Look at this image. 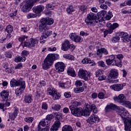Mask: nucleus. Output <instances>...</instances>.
Segmentation results:
<instances>
[{"instance_id":"6","label":"nucleus","mask_w":131,"mask_h":131,"mask_svg":"<svg viewBox=\"0 0 131 131\" xmlns=\"http://www.w3.org/2000/svg\"><path fill=\"white\" fill-rule=\"evenodd\" d=\"M37 2H39V0H28L24 3V5L23 6V8L21 9L22 12L24 13H27V12H29L32 7H33V4L34 3H37Z\"/></svg>"},{"instance_id":"28","label":"nucleus","mask_w":131,"mask_h":131,"mask_svg":"<svg viewBox=\"0 0 131 131\" xmlns=\"http://www.w3.org/2000/svg\"><path fill=\"white\" fill-rule=\"evenodd\" d=\"M15 110L13 114L9 115V117L12 119V120H15V118L17 117V115H18V112L19 111L18 110V108L15 107Z\"/></svg>"},{"instance_id":"13","label":"nucleus","mask_w":131,"mask_h":131,"mask_svg":"<svg viewBox=\"0 0 131 131\" xmlns=\"http://www.w3.org/2000/svg\"><path fill=\"white\" fill-rule=\"evenodd\" d=\"M86 120L87 122L90 123V124H94L95 122H99L100 121V118H99L98 116L92 114Z\"/></svg>"},{"instance_id":"45","label":"nucleus","mask_w":131,"mask_h":131,"mask_svg":"<svg viewBox=\"0 0 131 131\" xmlns=\"http://www.w3.org/2000/svg\"><path fill=\"white\" fill-rule=\"evenodd\" d=\"M49 92V95H51V96H54V94L56 93V91H55V89L53 88L52 90H51V88H49L48 90Z\"/></svg>"},{"instance_id":"3","label":"nucleus","mask_w":131,"mask_h":131,"mask_svg":"<svg viewBox=\"0 0 131 131\" xmlns=\"http://www.w3.org/2000/svg\"><path fill=\"white\" fill-rule=\"evenodd\" d=\"M80 105H81L80 102L75 101L72 102L71 105L69 106L71 114L74 115V116H77V117H80L81 116L82 108L77 107L78 106H80Z\"/></svg>"},{"instance_id":"17","label":"nucleus","mask_w":131,"mask_h":131,"mask_svg":"<svg viewBox=\"0 0 131 131\" xmlns=\"http://www.w3.org/2000/svg\"><path fill=\"white\" fill-rule=\"evenodd\" d=\"M45 10V6L42 5L35 6L32 8L33 12L35 14H41Z\"/></svg>"},{"instance_id":"61","label":"nucleus","mask_w":131,"mask_h":131,"mask_svg":"<svg viewBox=\"0 0 131 131\" xmlns=\"http://www.w3.org/2000/svg\"><path fill=\"white\" fill-rule=\"evenodd\" d=\"M105 79H106V77L102 75H101V76L98 78V80L100 81H102V80H105Z\"/></svg>"},{"instance_id":"57","label":"nucleus","mask_w":131,"mask_h":131,"mask_svg":"<svg viewBox=\"0 0 131 131\" xmlns=\"http://www.w3.org/2000/svg\"><path fill=\"white\" fill-rule=\"evenodd\" d=\"M106 129L107 131H116L115 127H113L111 126L106 127Z\"/></svg>"},{"instance_id":"22","label":"nucleus","mask_w":131,"mask_h":131,"mask_svg":"<svg viewBox=\"0 0 131 131\" xmlns=\"http://www.w3.org/2000/svg\"><path fill=\"white\" fill-rule=\"evenodd\" d=\"M125 96L123 94H120L119 95L118 97H114V100L116 102H118L120 104L123 103L124 101H123V99H124Z\"/></svg>"},{"instance_id":"20","label":"nucleus","mask_w":131,"mask_h":131,"mask_svg":"<svg viewBox=\"0 0 131 131\" xmlns=\"http://www.w3.org/2000/svg\"><path fill=\"white\" fill-rule=\"evenodd\" d=\"M109 76L111 78H117V77H118V71L115 69H112L110 71Z\"/></svg>"},{"instance_id":"19","label":"nucleus","mask_w":131,"mask_h":131,"mask_svg":"<svg viewBox=\"0 0 131 131\" xmlns=\"http://www.w3.org/2000/svg\"><path fill=\"white\" fill-rule=\"evenodd\" d=\"M101 15L105 18L106 20H110L113 17V14L111 11H108L107 13L106 11H103L101 13Z\"/></svg>"},{"instance_id":"27","label":"nucleus","mask_w":131,"mask_h":131,"mask_svg":"<svg viewBox=\"0 0 131 131\" xmlns=\"http://www.w3.org/2000/svg\"><path fill=\"white\" fill-rule=\"evenodd\" d=\"M102 54L108 55V50L105 48H101L98 49L97 52V55L100 56V55H102Z\"/></svg>"},{"instance_id":"12","label":"nucleus","mask_w":131,"mask_h":131,"mask_svg":"<svg viewBox=\"0 0 131 131\" xmlns=\"http://www.w3.org/2000/svg\"><path fill=\"white\" fill-rule=\"evenodd\" d=\"M54 24V19L49 17L42 18L40 20L39 26L48 27L47 25H52Z\"/></svg>"},{"instance_id":"10","label":"nucleus","mask_w":131,"mask_h":131,"mask_svg":"<svg viewBox=\"0 0 131 131\" xmlns=\"http://www.w3.org/2000/svg\"><path fill=\"white\" fill-rule=\"evenodd\" d=\"M37 43H38V40L30 38L29 40H28L24 42V47L34 48V47L37 46Z\"/></svg>"},{"instance_id":"39","label":"nucleus","mask_w":131,"mask_h":131,"mask_svg":"<svg viewBox=\"0 0 131 131\" xmlns=\"http://www.w3.org/2000/svg\"><path fill=\"white\" fill-rule=\"evenodd\" d=\"M67 12L68 14H71L72 12H74V8L73 6H70L67 8Z\"/></svg>"},{"instance_id":"59","label":"nucleus","mask_w":131,"mask_h":131,"mask_svg":"<svg viewBox=\"0 0 131 131\" xmlns=\"http://www.w3.org/2000/svg\"><path fill=\"white\" fill-rule=\"evenodd\" d=\"M42 108L44 110H48V104L47 103H43L42 104Z\"/></svg>"},{"instance_id":"49","label":"nucleus","mask_w":131,"mask_h":131,"mask_svg":"<svg viewBox=\"0 0 131 131\" xmlns=\"http://www.w3.org/2000/svg\"><path fill=\"white\" fill-rule=\"evenodd\" d=\"M46 8L48 10H54L55 6L52 4H48L46 5Z\"/></svg>"},{"instance_id":"34","label":"nucleus","mask_w":131,"mask_h":131,"mask_svg":"<svg viewBox=\"0 0 131 131\" xmlns=\"http://www.w3.org/2000/svg\"><path fill=\"white\" fill-rule=\"evenodd\" d=\"M68 75H70V76H72L73 77H75L76 76V74L75 73V71L74 69L70 68L68 70Z\"/></svg>"},{"instance_id":"58","label":"nucleus","mask_w":131,"mask_h":131,"mask_svg":"<svg viewBox=\"0 0 131 131\" xmlns=\"http://www.w3.org/2000/svg\"><path fill=\"white\" fill-rule=\"evenodd\" d=\"M95 61L93 60H91L90 58H88V64H90V66H94L95 65Z\"/></svg>"},{"instance_id":"33","label":"nucleus","mask_w":131,"mask_h":131,"mask_svg":"<svg viewBox=\"0 0 131 131\" xmlns=\"http://www.w3.org/2000/svg\"><path fill=\"white\" fill-rule=\"evenodd\" d=\"M10 105V103L9 102H6L5 103H0V108L2 109L3 111H5V110L7 109V107H9Z\"/></svg>"},{"instance_id":"8","label":"nucleus","mask_w":131,"mask_h":131,"mask_svg":"<svg viewBox=\"0 0 131 131\" xmlns=\"http://www.w3.org/2000/svg\"><path fill=\"white\" fill-rule=\"evenodd\" d=\"M121 61H120L119 62H116L115 60V56L114 55H111L108 59L106 60V63L108 66L112 65V66H117L118 67H122V64H121Z\"/></svg>"},{"instance_id":"48","label":"nucleus","mask_w":131,"mask_h":131,"mask_svg":"<svg viewBox=\"0 0 131 131\" xmlns=\"http://www.w3.org/2000/svg\"><path fill=\"white\" fill-rule=\"evenodd\" d=\"M29 26H26L25 27L21 28V31L25 33H26V32H28V31H29Z\"/></svg>"},{"instance_id":"29","label":"nucleus","mask_w":131,"mask_h":131,"mask_svg":"<svg viewBox=\"0 0 131 131\" xmlns=\"http://www.w3.org/2000/svg\"><path fill=\"white\" fill-rule=\"evenodd\" d=\"M24 101L25 103L30 104L32 102V95H26L24 98Z\"/></svg>"},{"instance_id":"38","label":"nucleus","mask_w":131,"mask_h":131,"mask_svg":"<svg viewBox=\"0 0 131 131\" xmlns=\"http://www.w3.org/2000/svg\"><path fill=\"white\" fill-rule=\"evenodd\" d=\"M61 106L59 104H54V106H52L53 110H55V111H59L61 110Z\"/></svg>"},{"instance_id":"16","label":"nucleus","mask_w":131,"mask_h":131,"mask_svg":"<svg viewBox=\"0 0 131 131\" xmlns=\"http://www.w3.org/2000/svg\"><path fill=\"white\" fill-rule=\"evenodd\" d=\"M70 38L75 42H82L83 39L81 37L76 35L75 33H72L70 35Z\"/></svg>"},{"instance_id":"40","label":"nucleus","mask_w":131,"mask_h":131,"mask_svg":"<svg viewBox=\"0 0 131 131\" xmlns=\"http://www.w3.org/2000/svg\"><path fill=\"white\" fill-rule=\"evenodd\" d=\"M83 91H84V88H83V87H77L76 88H75L74 91L75 92V93H81L82 92H83Z\"/></svg>"},{"instance_id":"46","label":"nucleus","mask_w":131,"mask_h":131,"mask_svg":"<svg viewBox=\"0 0 131 131\" xmlns=\"http://www.w3.org/2000/svg\"><path fill=\"white\" fill-rule=\"evenodd\" d=\"M98 65L99 67H106V64H105V62L103 61V60H100L98 61Z\"/></svg>"},{"instance_id":"60","label":"nucleus","mask_w":131,"mask_h":131,"mask_svg":"<svg viewBox=\"0 0 131 131\" xmlns=\"http://www.w3.org/2000/svg\"><path fill=\"white\" fill-rule=\"evenodd\" d=\"M80 35H81V36H88V35H89V33L82 31L80 32Z\"/></svg>"},{"instance_id":"43","label":"nucleus","mask_w":131,"mask_h":131,"mask_svg":"<svg viewBox=\"0 0 131 131\" xmlns=\"http://www.w3.org/2000/svg\"><path fill=\"white\" fill-rule=\"evenodd\" d=\"M103 74V72L101 70H97L95 72V75L96 77H99Z\"/></svg>"},{"instance_id":"54","label":"nucleus","mask_w":131,"mask_h":131,"mask_svg":"<svg viewBox=\"0 0 131 131\" xmlns=\"http://www.w3.org/2000/svg\"><path fill=\"white\" fill-rule=\"evenodd\" d=\"M28 36H26L25 35L22 36L21 37H20L18 38V40L19 41H20V42H23L24 41V40H25L26 38H28Z\"/></svg>"},{"instance_id":"25","label":"nucleus","mask_w":131,"mask_h":131,"mask_svg":"<svg viewBox=\"0 0 131 131\" xmlns=\"http://www.w3.org/2000/svg\"><path fill=\"white\" fill-rule=\"evenodd\" d=\"M116 108V105L113 103H111L107 105L105 108V110L106 112H110L112 110H114Z\"/></svg>"},{"instance_id":"26","label":"nucleus","mask_w":131,"mask_h":131,"mask_svg":"<svg viewBox=\"0 0 131 131\" xmlns=\"http://www.w3.org/2000/svg\"><path fill=\"white\" fill-rule=\"evenodd\" d=\"M36 97L38 99H39L40 97H43L45 96V94L43 93V91L41 89H37L35 92Z\"/></svg>"},{"instance_id":"62","label":"nucleus","mask_w":131,"mask_h":131,"mask_svg":"<svg viewBox=\"0 0 131 131\" xmlns=\"http://www.w3.org/2000/svg\"><path fill=\"white\" fill-rule=\"evenodd\" d=\"M5 56L7 58H9V59L12 58V54L10 52H6Z\"/></svg>"},{"instance_id":"14","label":"nucleus","mask_w":131,"mask_h":131,"mask_svg":"<svg viewBox=\"0 0 131 131\" xmlns=\"http://www.w3.org/2000/svg\"><path fill=\"white\" fill-rule=\"evenodd\" d=\"M57 72H63L65 69V64L62 62H58L55 64Z\"/></svg>"},{"instance_id":"21","label":"nucleus","mask_w":131,"mask_h":131,"mask_svg":"<svg viewBox=\"0 0 131 131\" xmlns=\"http://www.w3.org/2000/svg\"><path fill=\"white\" fill-rule=\"evenodd\" d=\"M60 126H61V122L59 121H56L51 127L50 131H57L59 129Z\"/></svg>"},{"instance_id":"63","label":"nucleus","mask_w":131,"mask_h":131,"mask_svg":"<svg viewBox=\"0 0 131 131\" xmlns=\"http://www.w3.org/2000/svg\"><path fill=\"white\" fill-rule=\"evenodd\" d=\"M124 6H131V0H127L124 3Z\"/></svg>"},{"instance_id":"55","label":"nucleus","mask_w":131,"mask_h":131,"mask_svg":"<svg viewBox=\"0 0 131 131\" xmlns=\"http://www.w3.org/2000/svg\"><path fill=\"white\" fill-rule=\"evenodd\" d=\"M11 37H12V35L11 34V33H8L7 36L4 39L1 40L2 42H4V41H5V40H6V39H10V38H11Z\"/></svg>"},{"instance_id":"36","label":"nucleus","mask_w":131,"mask_h":131,"mask_svg":"<svg viewBox=\"0 0 131 131\" xmlns=\"http://www.w3.org/2000/svg\"><path fill=\"white\" fill-rule=\"evenodd\" d=\"M62 131H73V128L71 126L65 125L62 127Z\"/></svg>"},{"instance_id":"31","label":"nucleus","mask_w":131,"mask_h":131,"mask_svg":"<svg viewBox=\"0 0 131 131\" xmlns=\"http://www.w3.org/2000/svg\"><path fill=\"white\" fill-rule=\"evenodd\" d=\"M1 96L4 101H5V100H8V98L9 97V92L6 91H2L1 93Z\"/></svg>"},{"instance_id":"37","label":"nucleus","mask_w":131,"mask_h":131,"mask_svg":"<svg viewBox=\"0 0 131 131\" xmlns=\"http://www.w3.org/2000/svg\"><path fill=\"white\" fill-rule=\"evenodd\" d=\"M122 104L127 107V108H129V109H131V102L128 101H124Z\"/></svg>"},{"instance_id":"23","label":"nucleus","mask_w":131,"mask_h":131,"mask_svg":"<svg viewBox=\"0 0 131 131\" xmlns=\"http://www.w3.org/2000/svg\"><path fill=\"white\" fill-rule=\"evenodd\" d=\"M111 88L113 89L114 91H117V92H119L123 89V84H115L111 86Z\"/></svg>"},{"instance_id":"35","label":"nucleus","mask_w":131,"mask_h":131,"mask_svg":"<svg viewBox=\"0 0 131 131\" xmlns=\"http://www.w3.org/2000/svg\"><path fill=\"white\" fill-rule=\"evenodd\" d=\"M13 26L9 25L6 27L5 31H6L7 33H12V32H13Z\"/></svg>"},{"instance_id":"1","label":"nucleus","mask_w":131,"mask_h":131,"mask_svg":"<svg viewBox=\"0 0 131 131\" xmlns=\"http://www.w3.org/2000/svg\"><path fill=\"white\" fill-rule=\"evenodd\" d=\"M119 113L124 121L125 130L131 131V119H127L129 115L128 112L121 107L119 109Z\"/></svg>"},{"instance_id":"15","label":"nucleus","mask_w":131,"mask_h":131,"mask_svg":"<svg viewBox=\"0 0 131 131\" xmlns=\"http://www.w3.org/2000/svg\"><path fill=\"white\" fill-rule=\"evenodd\" d=\"M86 74H88V71L85 70L83 69H80L78 73V76H79V78H81L84 79V80H88L89 79V78L86 77Z\"/></svg>"},{"instance_id":"5","label":"nucleus","mask_w":131,"mask_h":131,"mask_svg":"<svg viewBox=\"0 0 131 131\" xmlns=\"http://www.w3.org/2000/svg\"><path fill=\"white\" fill-rule=\"evenodd\" d=\"M97 16L96 14L93 12H90L87 15L86 18L85 20V23L88 26H95L98 21L96 20Z\"/></svg>"},{"instance_id":"41","label":"nucleus","mask_w":131,"mask_h":131,"mask_svg":"<svg viewBox=\"0 0 131 131\" xmlns=\"http://www.w3.org/2000/svg\"><path fill=\"white\" fill-rule=\"evenodd\" d=\"M25 120L26 122H28V123H32V121L34 120V118L33 117H27L25 118Z\"/></svg>"},{"instance_id":"53","label":"nucleus","mask_w":131,"mask_h":131,"mask_svg":"<svg viewBox=\"0 0 131 131\" xmlns=\"http://www.w3.org/2000/svg\"><path fill=\"white\" fill-rule=\"evenodd\" d=\"M75 84L77 87H78V86H82V81H81L80 80H77L75 82Z\"/></svg>"},{"instance_id":"2","label":"nucleus","mask_w":131,"mask_h":131,"mask_svg":"<svg viewBox=\"0 0 131 131\" xmlns=\"http://www.w3.org/2000/svg\"><path fill=\"white\" fill-rule=\"evenodd\" d=\"M58 59H59V55L57 54H48L47 57L45 59L42 63L43 69L44 70H48V69H50V68L53 66L54 62H55L56 60H58Z\"/></svg>"},{"instance_id":"24","label":"nucleus","mask_w":131,"mask_h":131,"mask_svg":"<svg viewBox=\"0 0 131 131\" xmlns=\"http://www.w3.org/2000/svg\"><path fill=\"white\" fill-rule=\"evenodd\" d=\"M70 42L68 40H66L62 44L61 50L64 51H68Z\"/></svg>"},{"instance_id":"11","label":"nucleus","mask_w":131,"mask_h":131,"mask_svg":"<svg viewBox=\"0 0 131 131\" xmlns=\"http://www.w3.org/2000/svg\"><path fill=\"white\" fill-rule=\"evenodd\" d=\"M22 85V88H26L25 85V81L21 80H16L15 79H12L10 81V86L11 88H14V86H20Z\"/></svg>"},{"instance_id":"64","label":"nucleus","mask_w":131,"mask_h":131,"mask_svg":"<svg viewBox=\"0 0 131 131\" xmlns=\"http://www.w3.org/2000/svg\"><path fill=\"white\" fill-rule=\"evenodd\" d=\"M98 97L99 99H103L104 98V93H100L98 94Z\"/></svg>"},{"instance_id":"56","label":"nucleus","mask_w":131,"mask_h":131,"mask_svg":"<svg viewBox=\"0 0 131 131\" xmlns=\"http://www.w3.org/2000/svg\"><path fill=\"white\" fill-rule=\"evenodd\" d=\"M64 96L65 97V98H71V92H65L64 93Z\"/></svg>"},{"instance_id":"47","label":"nucleus","mask_w":131,"mask_h":131,"mask_svg":"<svg viewBox=\"0 0 131 131\" xmlns=\"http://www.w3.org/2000/svg\"><path fill=\"white\" fill-rule=\"evenodd\" d=\"M53 116L52 114H50V115H48L46 116V118H45V119L46 120H48V121H50V122H51L52 121V119L53 118Z\"/></svg>"},{"instance_id":"4","label":"nucleus","mask_w":131,"mask_h":131,"mask_svg":"<svg viewBox=\"0 0 131 131\" xmlns=\"http://www.w3.org/2000/svg\"><path fill=\"white\" fill-rule=\"evenodd\" d=\"M93 111L94 113H98V108L94 104H87L84 110H82L81 116H90L91 113Z\"/></svg>"},{"instance_id":"7","label":"nucleus","mask_w":131,"mask_h":131,"mask_svg":"<svg viewBox=\"0 0 131 131\" xmlns=\"http://www.w3.org/2000/svg\"><path fill=\"white\" fill-rule=\"evenodd\" d=\"M119 26V25L117 23H114V24H111V23H107L106 24V27L108 28V29L104 31V37H106L107 36V35L108 34H111V33H113V30L114 29H116Z\"/></svg>"},{"instance_id":"42","label":"nucleus","mask_w":131,"mask_h":131,"mask_svg":"<svg viewBox=\"0 0 131 131\" xmlns=\"http://www.w3.org/2000/svg\"><path fill=\"white\" fill-rule=\"evenodd\" d=\"M53 97L54 98V99H55V100H59V99L61 98V95H60L59 93H58L56 91L55 92V93L54 94Z\"/></svg>"},{"instance_id":"9","label":"nucleus","mask_w":131,"mask_h":131,"mask_svg":"<svg viewBox=\"0 0 131 131\" xmlns=\"http://www.w3.org/2000/svg\"><path fill=\"white\" fill-rule=\"evenodd\" d=\"M39 30L41 32H43V37L46 39L48 38L50 35H52V31L49 30L48 27H43L42 26H39Z\"/></svg>"},{"instance_id":"50","label":"nucleus","mask_w":131,"mask_h":131,"mask_svg":"<svg viewBox=\"0 0 131 131\" xmlns=\"http://www.w3.org/2000/svg\"><path fill=\"white\" fill-rule=\"evenodd\" d=\"M35 17H36V15L34 14V13H29L27 15V18H28V19L35 18Z\"/></svg>"},{"instance_id":"30","label":"nucleus","mask_w":131,"mask_h":131,"mask_svg":"<svg viewBox=\"0 0 131 131\" xmlns=\"http://www.w3.org/2000/svg\"><path fill=\"white\" fill-rule=\"evenodd\" d=\"M40 124L42 126H46L47 127H50V125H51V122L50 121H48V120L44 119L43 121L40 122Z\"/></svg>"},{"instance_id":"18","label":"nucleus","mask_w":131,"mask_h":131,"mask_svg":"<svg viewBox=\"0 0 131 131\" xmlns=\"http://www.w3.org/2000/svg\"><path fill=\"white\" fill-rule=\"evenodd\" d=\"M119 37L121 38L123 42H128L129 39L128 38V34L124 32H121L119 34Z\"/></svg>"},{"instance_id":"52","label":"nucleus","mask_w":131,"mask_h":131,"mask_svg":"<svg viewBox=\"0 0 131 131\" xmlns=\"http://www.w3.org/2000/svg\"><path fill=\"white\" fill-rule=\"evenodd\" d=\"M120 39V38H119V36H116L113 38L112 41L113 42H117V41H119Z\"/></svg>"},{"instance_id":"51","label":"nucleus","mask_w":131,"mask_h":131,"mask_svg":"<svg viewBox=\"0 0 131 131\" xmlns=\"http://www.w3.org/2000/svg\"><path fill=\"white\" fill-rule=\"evenodd\" d=\"M18 14V10H15L13 13H11L9 14V16L11 18H14V17H16Z\"/></svg>"},{"instance_id":"44","label":"nucleus","mask_w":131,"mask_h":131,"mask_svg":"<svg viewBox=\"0 0 131 131\" xmlns=\"http://www.w3.org/2000/svg\"><path fill=\"white\" fill-rule=\"evenodd\" d=\"M107 5H110V3L109 2H105L104 4H102L100 6L101 9H103V10H107L108 6H107Z\"/></svg>"},{"instance_id":"32","label":"nucleus","mask_w":131,"mask_h":131,"mask_svg":"<svg viewBox=\"0 0 131 131\" xmlns=\"http://www.w3.org/2000/svg\"><path fill=\"white\" fill-rule=\"evenodd\" d=\"M23 89H25V88H23L22 85H20V88L19 89H16L15 92L16 97H19V96L22 95L23 93Z\"/></svg>"}]
</instances>
